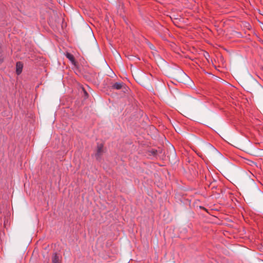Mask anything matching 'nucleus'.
Returning a JSON list of instances; mask_svg holds the SVG:
<instances>
[{
    "label": "nucleus",
    "mask_w": 263,
    "mask_h": 263,
    "mask_svg": "<svg viewBox=\"0 0 263 263\" xmlns=\"http://www.w3.org/2000/svg\"><path fill=\"white\" fill-rule=\"evenodd\" d=\"M66 58L71 62L73 65H76V61L73 55L70 53H66L65 54Z\"/></svg>",
    "instance_id": "obj_4"
},
{
    "label": "nucleus",
    "mask_w": 263,
    "mask_h": 263,
    "mask_svg": "<svg viewBox=\"0 0 263 263\" xmlns=\"http://www.w3.org/2000/svg\"><path fill=\"white\" fill-rule=\"evenodd\" d=\"M23 64L21 62H18L16 64V72L17 75L21 73L23 69Z\"/></svg>",
    "instance_id": "obj_3"
},
{
    "label": "nucleus",
    "mask_w": 263,
    "mask_h": 263,
    "mask_svg": "<svg viewBox=\"0 0 263 263\" xmlns=\"http://www.w3.org/2000/svg\"><path fill=\"white\" fill-rule=\"evenodd\" d=\"M111 87L113 89L119 90L123 87H125V84L122 82H116L114 83Z\"/></svg>",
    "instance_id": "obj_1"
},
{
    "label": "nucleus",
    "mask_w": 263,
    "mask_h": 263,
    "mask_svg": "<svg viewBox=\"0 0 263 263\" xmlns=\"http://www.w3.org/2000/svg\"><path fill=\"white\" fill-rule=\"evenodd\" d=\"M83 90H84L85 94L87 96L88 93L86 92V91L84 89H83Z\"/></svg>",
    "instance_id": "obj_6"
},
{
    "label": "nucleus",
    "mask_w": 263,
    "mask_h": 263,
    "mask_svg": "<svg viewBox=\"0 0 263 263\" xmlns=\"http://www.w3.org/2000/svg\"><path fill=\"white\" fill-rule=\"evenodd\" d=\"M103 145L100 144L98 146L97 152L96 154V159L99 160L100 158L101 155L103 152Z\"/></svg>",
    "instance_id": "obj_2"
},
{
    "label": "nucleus",
    "mask_w": 263,
    "mask_h": 263,
    "mask_svg": "<svg viewBox=\"0 0 263 263\" xmlns=\"http://www.w3.org/2000/svg\"><path fill=\"white\" fill-rule=\"evenodd\" d=\"M52 263H59V256L57 255L56 253H55L52 259Z\"/></svg>",
    "instance_id": "obj_5"
}]
</instances>
